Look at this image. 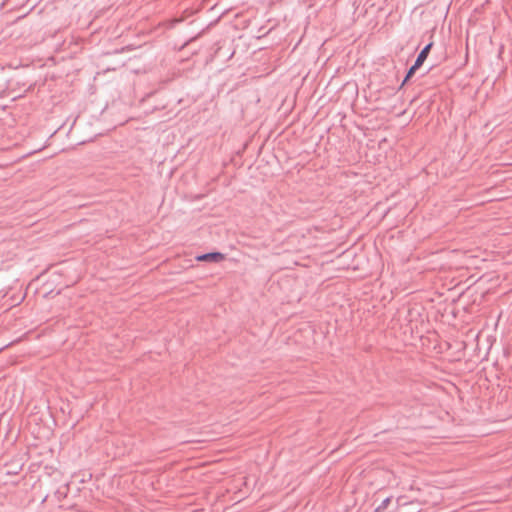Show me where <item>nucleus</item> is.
<instances>
[{
	"label": "nucleus",
	"mask_w": 512,
	"mask_h": 512,
	"mask_svg": "<svg viewBox=\"0 0 512 512\" xmlns=\"http://www.w3.org/2000/svg\"><path fill=\"white\" fill-rule=\"evenodd\" d=\"M433 46V42H429L421 51L420 53L418 54L415 62H416V67H421L422 64L424 63V61L427 59L428 55H429V52L431 50Z\"/></svg>",
	"instance_id": "2"
},
{
	"label": "nucleus",
	"mask_w": 512,
	"mask_h": 512,
	"mask_svg": "<svg viewBox=\"0 0 512 512\" xmlns=\"http://www.w3.org/2000/svg\"><path fill=\"white\" fill-rule=\"evenodd\" d=\"M179 22H181V19H174L172 21V25L171 26H174V24L179 23Z\"/></svg>",
	"instance_id": "5"
},
{
	"label": "nucleus",
	"mask_w": 512,
	"mask_h": 512,
	"mask_svg": "<svg viewBox=\"0 0 512 512\" xmlns=\"http://www.w3.org/2000/svg\"><path fill=\"white\" fill-rule=\"evenodd\" d=\"M390 501H391V497L385 498L381 502V504L375 509V512H382V511H384L388 507Z\"/></svg>",
	"instance_id": "4"
},
{
	"label": "nucleus",
	"mask_w": 512,
	"mask_h": 512,
	"mask_svg": "<svg viewBox=\"0 0 512 512\" xmlns=\"http://www.w3.org/2000/svg\"><path fill=\"white\" fill-rule=\"evenodd\" d=\"M420 67H416V62L409 68V70L406 73V76L404 80L402 81L400 87H403L405 83L415 74L416 70Z\"/></svg>",
	"instance_id": "3"
},
{
	"label": "nucleus",
	"mask_w": 512,
	"mask_h": 512,
	"mask_svg": "<svg viewBox=\"0 0 512 512\" xmlns=\"http://www.w3.org/2000/svg\"><path fill=\"white\" fill-rule=\"evenodd\" d=\"M225 258L224 254L220 252H209L205 254L198 255L196 260L203 262H215L218 263Z\"/></svg>",
	"instance_id": "1"
}]
</instances>
